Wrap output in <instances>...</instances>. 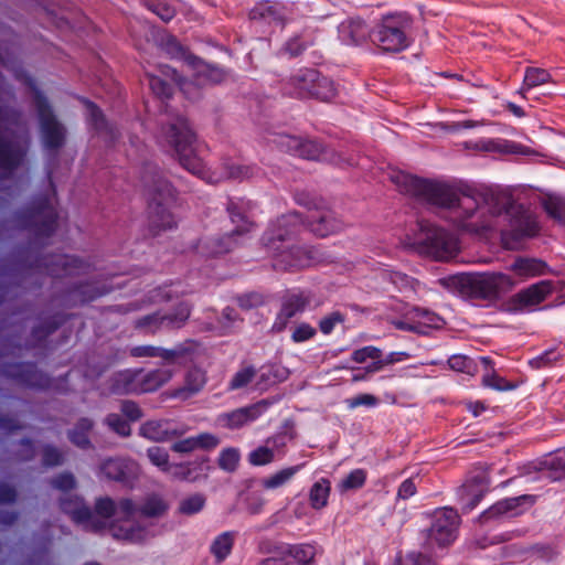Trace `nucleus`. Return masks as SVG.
I'll return each instance as SVG.
<instances>
[{
    "instance_id": "f257e3e1",
    "label": "nucleus",
    "mask_w": 565,
    "mask_h": 565,
    "mask_svg": "<svg viewBox=\"0 0 565 565\" xmlns=\"http://www.w3.org/2000/svg\"><path fill=\"white\" fill-rule=\"evenodd\" d=\"M401 192L433 205L455 209L457 226L480 233L492 226V218L500 213L499 198L491 191L466 189L458 192L447 183L425 180L404 172L392 175Z\"/></svg>"
},
{
    "instance_id": "f03ea898",
    "label": "nucleus",
    "mask_w": 565,
    "mask_h": 565,
    "mask_svg": "<svg viewBox=\"0 0 565 565\" xmlns=\"http://www.w3.org/2000/svg\"><path fill=\"white\" fill-rule=\"evenodd\" d=\"M62 510L70 514L72 520L82 524L85 530L99 531L108 524V520L114 518L122 525H114L111 534L115 539L138 543L146 539L147 531L142 527H135L130 521L138 509L129 499H121L116 503L110 498H99L95 502V509L92 511L86 507L77 495H71L61 500Z\"/></svg>"
},
{
    "instance_id": "7ed1b4c3",
    "label": "nucleus",
    "mask_w": 565,
    "mask_h": 565,
    "mask_svg": "<svg viewBox=\"0 0 565 565\" xmlns=\"http://www.w3.org/2000/svg\"><path fill=\"white\" fill-rule=\"evenodd\" d=\"M303 226L302 218L295 212L281 216L277 226L265 233L263 242L273 253L276 269H299L321 260L313 249L285 245L286 237L299 234Z\"/></svg>"
},
{
    "instance_id": "20e7f679",
    "label": "nucleus",
    "mask_w": 565,
    "mask_h": 565,
    "mask_svg": "<svg viewBox=\"0 0 565 565\" xmlns=\"http://www.w3.org/2000/svg\"><path fill=\"white\" fill-rule=\"evenodd\" d=\"M145 196L148 201L149 228L153 235L177 226L172 213L175 191L168 180L153 166H147L141 175Z\"/></svg>"
},
{
    "instance_id": "39448f33",
    "label": "nucleus",
    "mask_w": 565,
    "mask_h": 565,
    "mask_svg": "<svg viewBox=\"0 0 565 565\" xmlns=\"http://www.w3.org/2000/svg\"><path fill=\"white\" fill-rule=\"evenodd\" d=\"M407 244L436 260H449L460 249L459 241L454 234L428 221L417 223V230L413 237L407 238Z\"/></svg>"
},
{
    "instance_id": "423d86ee",
    "label": "nucleus",
    "mask_w": 565,
    "mask_h": 565,
    "mask_svg": "<svg viewBox=\"0 0 565 565\" xmlns=\"http://www.w3.org/2000/svg\"><path fill=\"white\" fill-rule=\"evenodd\" d=\"M168 142L174 148L180 164L199 178L206 179L207 171L203 159L194 147L195 136L184 118H178L166 131Z\"/></svg>"
},
{
    "instance_id": "0eeeda50",
    "label": "nucleus",
    "mask_w": 565,
    "mask_h": 565,
    "mask_svg": "<svg viewBox=\"0 0 565 565\" xmlns=\"http://www.w3.org/2000/svg\"><path fill=\"white\" fill-rule=\"evenodd\" d=\"M461 292L478 299H497L514 286L512 278L501 273L462 274L455 277Z\"/></svg>"
},
{
    "instance_id": "6e6552de",
    "label": "nucleus",
    "mask_w": 565,
    "mask_h": 565,
    "mask_svg": "<svg viewBox=\"0 0 565 565\" xmlns=\"http://www.w3.org/2000/svg\"><path fill=\"white\" fill-rule=\"evenodd\" d=\"M227 211L232 223L236 225L235 228L223 236L201 242L199 252L203 256L212 257L228 253L237 244L236 236L243 235L253 228L254 223L245 215L243 204L231 201L227 205Z\"/></svg>"
},
{
    "instance_id": "1a4fd4ad",
    "label": "nucleus",
    "mask_w": 565,
    "mask_h": 565,
    "mask_svg": "<svg viewBox=\"0 0 565 565\" xmlns=\"http://www.w3.org/2000/svg\"><path fill=\"white\" fill-rule=\"evenodd\" d=\"M406 21L385 17L371 34L372 42L384 52H401L409 42L405 33Z\"/></svg>"
},
{
    "instance_id": "9d476101",
    "label": "nucleus",
    "mask_w": 565,
    "mask_h": 565,
    "mask_svg": "<svg viewBox=\"0 0 565 565\" xmlns=\"http://www.w3.org/2000/svg\"><path fill=\"white\" fill-rule=\"evenodd\" d=\"M510 230L502 232V241L508 248H515V243L523 237H533L540 226L536 217L521 205H511L507 211Z\"/></svg>"
},
{
    "instance_id": "9b49d317",
    "label": "nucleus",
    "mask_w": 565,
    "mask_h": 565,
    "mask_svg": "<svg viewBox=\"0 0 565 565\" xmlns=\"http://www.w3.org/2000/svg\"><path fill=\"white\" fill-rule=\"evenodd\" d=\"M190 307L185 302H181L171 313H153L145 316L136 321V329L146 334H154L162 329H179L190 317Z\"/></svg>"
},
{
    "instance_id": "f8f14e48",
    "label": "nucleus",
    "mask_w": 565,
    "mask_h": 565,
    "mask_svg": "<svg viewBox=\"0 0 565 565\" xmlns=\"http://www.w3.org/2000/svg\"><path fill=\"white\" fill-rule=\"evenodd\" d=\"M459 515L452 509H444L435 513L434 522L429 530L427 544L439 547L450 545L457 536Z\"/></svg>"
},
{
    "instance_id": "ddd939ff",
    "label": "nucleus",
    "mask_w": 565,
    "mask_h": 565,
    "mask_svg": "<svg viewBox=\"0 0 565 565\" xmlns=\"http://www.w3.org/2000/svg\"><path fill=\"white\" fill-rule=\"evenodd\" d=\"M38 110L41 125L42 139L45 147L56 149L64 141V129L56 121L49 106L41 98L38 99Z\"/></svg>"
},
{
    "instance_id": "4468645a",
    "label": "nucleus",
    "mask_w": 565,
    "mask_h": 565,
    "mask_svg": "<svg viewBox=\"0 0 565 565\" xmlns=\"http://www.w3.org/2000/svg\"><path fill=\"white\" fill-rule=\"evenodd\" d=\"M534 503L535 497L529 494L503 499L484 511L480 519L482 522H487L503 515L515 516L523 512L520 509L522 505L526 504L527 507H532Z\"/></svg>"
},
{
    "instance_id": "2eb2a0df",
    "label": "nucleus",
    "mask_w": 565,
    "mask_h": 565,
    "mask_svg": "<svg viewBox=\"0 0 565 565\" xmlns=\"http://www.w3.org/2000/svg\"><path fill=\"white\" fill-rule=\"evenodd\" d=\"M553 291L552 281L541 280L526 289L515 294L511 299V306L514 310H522L541 303Z\"/></svg>"
},
{
    "instance_id": "dca6fc26",
    "label": "nucleus",
    "mask_w": 565,
    "mask_h": 565,
    "mask_svg": "<svg viewBox=\"0 0 565 565\" xmlns=\"http://www.w3.org/2000/svg\"><path fill=\"white\" fill-rule=\"evenodd\" d=\"M185 73L193 77L195 85L220 83L224 78V72L211 66L196 57H188L184 63Z\"/></svg>"
},
{
    "instance_id": "f3484780",
    "label": "nucleus",
    "mask_w": 565,
    "mask_h": 565,
    "mask_svg": "<svg viewBox=\"0 0 565 565\" xmlns=\"http://www.w3.org/2000/svg\"><path fill=\"white\" fill-rule=\"evenodd\" d=\"M307 221L310 231L320 237L334 234L342 228V222L335 217L332 211L327 209L311 212L307 216Z\"/></svg>"
},
{
    "instance_id": "a211bd4d",
    "label": "nucleus",
    "mask_w": 565,
    "mask_h": 565,
    "mask_svg": "<svg viewBox=\"0 0 565 565\" xmlns=\"http://www.w3.org/2000/svg\"><path fill=\"white\" fill-rule=\"evenodd\" d=\"M26 151V140L14 138L9 141L0 140V168L12 171L23 159Z\"/></svg>"
},
{
    "instance_id": "6ab92c4d",
    "label": "nucleus",
    "mask_w": 565,
    "mask_h": 565,
    "mask_svg": "<svg viewBox=\"0 0 565 565\" xmlns=\"http://www.w3.org/2000/svg\"><path fill=\"white\" fill-rule=\"evenodd\" d=\"M279 145L287 151L309 160H317L322 154V146L313 140H305L294 136H284Z\"/></svg>"
},
{
    "instance_id": "aec40b11",
    "label": "nucleus",
    "mask_w": 565,
    "mask_h": 565,
    "mask_svg": "<svg viewBox=\"0 0 565 565\" xmlns=\"http://www.w3.org/2000/svg\"><path fill=\"white\" fill-rule=\"evenodd\" d=\"M265 407L266 403L260 402L247 407L237 408L231 413L221 415L220 420L227 428H239L246 423L256 419Z\"/></svg>"
},
{
    "instance_id": "412c9836",
    "label": "nucleus",
    "mask_w": 565,
    "mask_h": 565,
    "mask_svg": "<svg viewBox=\"0 0 565 565\" xmlns=\"http://www.w3.org/2000/svg\"><path fill=\"white\" fill-rule=\"evenodd\" d=\"M308 300L301 294H289L286 296L280 312L274 324V329L281 331L287 326L288 321L298 312L303 311Z\"/></svg>"
},
{
    "instance_id": "4be33fe9",
    "label": "nucleus",
    "mask_w": 565,
    "mask_h": 565,
    "mask_svg": "<svg viewBox=\"0 0 565 565\" xmlns=\"http://www.w3.org/2000/svg\"><path fill=\"white\" fill-rule=\"evenodd\" d=\"M339 32L341 40L347 44H361L372 34L361 19H349L340 25Z\"/></svg>"
},
{
    "instance_id": "5701e85b",
    "label": "nucleus",
    "mask_w": 565,
    "mask_h": 565,
    "mask_svg": "<svg viewBox=\"0 0 565 565\" xmlns=\"http://www.w3.org/2000/svg\"><path fill=\"white\" fill-rule=\"evenodd\" d=\"M140 434L154 441H167L179 436L181 433L171 428L169 422L149 420L141 425Z\"/></svg>"
},
{
    "instance_id": "b1692460",
    "label": "nucleus",
    "mask_w": 565,
    "mask_h": 565,
    "mask_svg": "<svg viewBox=\"0 0 565 565\" xmlns=\"http://www.w3.org/2000/svg\"><path fill=\"white\" fill-rule=\"evenodd\" d=\"M207 381L206 372L199 367L190 369L184 376L183 386L175 392V396L188 398L203 390Z\"/></svg>"
},
{
    "instance_id": "393cba45",
    "label": "nucleus",
    "mask_w": 565,
    "mask_h": 565,
    "mask_svg": "<svg viewBox=\"0 0 565 565\" xmlns=\"http://www.w3.org/2000/svg\"><path fill=\"white\" fill-rule=\"evenodd\" d=\"M130 354L136 358H154L160 356L168 362H175L186 354L184 348H178L174 350H163L153 345H138L130 350Z\"/></svg>"
},
{
    "instance_id": "a878e982",
    "label": "nucleus",
    "mask_w": 565,
    "mask_h": 565,
    "mask_svg": "<svg viewBox=\"0 0 565 565\" xmlns=\"http://www.w3.org/2000/svg\"><path fill=\"white\" fill-rule=\"evenodd\" d=\"M488 484L489 479L486 473H482L473 478V483L462 486L460 495L469 509H472L480 501Z\"/></svg>"
},
{
    "instance_id": "bb28decb",
    "label": "nucleus",
    "mask_w": 565,
    "mask_h": 565,
    "mask_svg": "<svg viewBox=\"0 0 565 565\" xmlns=\"http://www.w3.org/2000/svg\"><path fill=\"white\" fill-rule=\"evenodd\" d=\"M173 376L171 370H154L147 374L139 371V394L152 392L169 382Z\"/></svg>"
},
{
    "instance_id": "cd10ccee",
    "label": "nucleus",
    "mask_w": 565,
    "mask_h": 565,
    "mask_svg": "<svg viewBox=\"0 0 565 565\" xmlns=\"http://www.w3.org/2000/svg\"><path fill=\"white\" fill-rule=\"evenodd\" d=\"M510 269L521 278H531L543 275L546 269L545 263L535 258L519 257L511 265Z\"/></svg>"
},
{
    "instance_id": "c85d7f7f",
    "label": "nucleus",
    "mask_w": 565,
    "mask_h": 565,
    "mask_svg": "<svg viewBox=\"0 0 565 565\" xmlns=\"http://www.w3.org/2000/svg\"><path fill=\"white\" fill-rule=\"evenodd\" d=\"M113 391L117 394H139V371L118 373L114 379Z\"/></svg>"
},
{
    "instance_id": "c756f323",
    "label": "nucleus",
    "mask_w": 565,
    "mask_h": 565,
    "mask_svg": "<svg viewBox=\"0 0 565 565\" xmlns=\"http://www.w3.org/2000/svg\"><path fill=\"white\" fill-rule=\"evenodd\" d=\"M135 463L122 459H107L100 465V472L108 479L124 480Z\"/></svg>"
},
{
    "instance_id": "7c9ffc66",
    "label": "nucleus",
    "mask_w": 565,
    "mask_h": 565,
    "mask_svg": "<svg viewBox=\"0 0 565 565\" xmlns=\"http://www.w3.org/2000/svg\"><path fill=\"white\" fill-rule=\"evenodd\" d=\"M316 556V548L312 545H296L290 547L282 557L289 565H310Z\"/></svg>"
},
{
    "instance_id": "2f4dec72",
    "label": "nucleus",
    "mask_w": 565,
    "mask_h": 565,
    "mask_svg": "<svg viewBox=\"0 0 565 565\" xmlns=\"http://www.w3.org/2000/svg\"><path fill=\"white\" fill-rule=\"evenodd\" d=\"M223 168L227 179L238 181L253 179L260 172V169L254 164H243L235 161L224 162Z\"/></svg>"
},
{
    "instance_id": "473e14b6",
    "label": "nucleus",
    "mask_w": 565,
    "mask_h": 565,
    "mask_svg": "<svg viewBox=\"0 0 565 565\" xmlns=\"http://www.w3.org/2000/svg\"><path fill=\"white\" fill-rule=\"evenodd\" d=\"M331 483L328 479H320L311 487L309 491L310 505L316 510H321L328 504Z\"/></svg>"
},
{
    "instance_id": "72a5a7b5",
    "label": "nucleus",
    "mask_w": 565,
    "mask_h": 565,
    "mask_svg": "<svg viewBox=\"0 0 565 565\" xmlns=\"http://www.w3.org/2000/svg\"><path fill=\"white\" fill-rule=\"evenodd\" d=\"M552 82V75L548 71L540 67H527L525 70L523 86L520 90V94L525 97V90Z\"/></svg>"
},
{
    "instance_id": "f704fd0d",
    "label": "nucleus",
    "mask_w": 565,
    "mask_h": 565,
    "mask_svg": "<svg viewBox=\"0 0 565 565\" xmlns=\"http://www.w3.org/2000/svg\"><path fill=\"white\" fill-rule=\"evenodd\" d=\"M320 73L316 70H303L292 77L295 87L302 97H311V88L319 82Z\"/></svg>"
},
{
    "instance_id": "c9c22d12",
    "label": "nucleus",
    "mask_w": 565,
    "mask_h": 565,
    "mask_svg": "<svg viewBox=\"0 0 565 565\" xmlns=\"http://www.w3.org/2000/svg\"><path fill=\"white\" fill-rule=\"evenodd\" d=\"M234 544V537L230 532L220 534L211 544V553L217 563L223 562L231 553Z\"/></svg>"
},
{
    "instance_id": "e433bc0d",
    "label": "nucleus",
    "mask_w": 565,
    "mask_h": 565,
    "mask_svg": "<svg viewBox=\"0 0 565 565\" xmlns=\"http://www.w3.org/2000/svg\"><path fill=\"white\" fill-rule=\"evenodd\" d=\"M301 466L284 468L276 473L265 478L262 484L265 489L271 490L285 486L300 470Z\"/></svg>"
},
{
    "instance_id": "4c0bfd02",
    "label": "nucleus",
    "mask_w": 565,
    "mask_h": 565,
    "mask_svg": "<svg viewBox=\"0 0 565 565\" xmlns=\"http://www.w3.org/2000/svg\"><path fill=\"white\" fill-rule=\"evenodd\" d=\"M139 510L145 516L157 518L167 512L168 503L160 495L151 494L145 499Z\"/></svg>"
},
{
    "instance_id": "58836bf2",
    "label": "nucleus",
    "mask_w": 565,
    "mask_h": 565,
    "mask_svg": "<svg viewBox=\"0 0 565 565\" xmlns=\"http://www.w3.org/2000/svg\"><path fill=\"white\" fill-rule=\"evenodd\" d=\"M82 265V262L76 257L60 255L55 258L54 267L50 269V273L56 277L71 275L75 269H79Z\"/></svg>"
},
{
    "instance_id": "ea45409f",
    "label": "nucleus",
    "mask_w": 565,
    "mask_h": 565,
    "mask_svg": "<svg viewBox=\"0 0 565 565\" xmlns=\"http://www.w3.org/2000/svg\"><path fill=\"white\" fill-rule=\"evenodd\" d=\"M337 86L332 79L320 74L319 82L311 88V97L322 102H329L337 96Z\"/></svg>"
},
{
    "instance_id": "a19ab883",
    "label": "nucleus",
    "mask_w": 565,
    "mask_h": 565,
    "mask_svg": "<svg viewBox=\"0 0 565 565\" xmlns=\"http://www.w3.org/2000/svg\"><path fill=\"white\" fill-rule=\"evenodd\" d=\"M93 427V422L88 418H82L76 424L75 428L70 433L71 441L81 447L86 448L89 446V439L87 434L90 431Z\"/></svg>"
},
{
    "instance_id": "79ce46f5",
    "label": "nucleus",
    "mask_w": 565,
    "mask_h": 565,
    "mask_svg": "<svg viewBox=\"0 0 565 565\" xmlns=\"http://www.w3.org/2000/svg\"><path fill=\"white\" fill-rule=\"evenodd\" d=\"M543 206L546 213L555 220L565 218V199L558 195L548 194L543 199Z\"/></svg>"
},
{
    "instance_id": "37998d69",
    "label": "nucleus",
    "mask_w": 565,
    "mask_h": 565,
    "mask_svg": "<svg viewBox=\"0 0 565 565\" xmlns=\"http://www.w3.org/2000/svg\"><path fill=\"white\" fill-rule=\"evenodd\" d=\"M241 460V454L237 448H224L218 456L217 465L222 470L233 472L237 469Z\"/></svg>"
},
{
    "instance_id": "c03bdc74",
    "label": "nucleus",
    "mask_w": 565,
    "mask_h": 565,
    "mask_svg": "<svg viewBox=\"0 0 565 565\" xmlns=\"http://www.w3.org/2000/svg\"><path fill=\"white\" fill-rule=\"evenodd\" d=\"M206 498L201 493L189 495L180 501L179 512L185 515L199 513L205 505Z\"/></svg>"
},
{
    "instance_id": "a18cd8bd",
    "label": "nucleus",
    "mask_w": 565,
    "mask_h": 565,
    "mask_svg": "<svg viewBox=\"0 0 565 565\" xmlns=\"http://www.w3.org/2000/svg\"><path fill=\"white\" fill-rule=\"evenodd\" d=\"M482 385L495 391H511L516 387L515 384L502 377L495 371L486 372L482 375Z\"/></svg>"
},
{
    "instance_id": "49530a36",
    "label": "nucleus",
    "mask_w": 565,
    "mask_h": 565,
    "mask_svg": "<svg viewBox=\"0 0 565 565\" xmlns=\"http://www.w3.org/2000/svg\"><path fill=\"white\" fill-rule=\"evenodd\" d=\"M256 376V370L253 366H243L232 377L228 383L230 391H236L246 387Z\"/></svg>"
},
{
    "instance_id": "de8ad7c7",
    "label": "nucleus",
    "mask_w": 565,
    "mask_h": 565,
    "mask_svg": "<svg viewBox=\"0 0 565 565\" xmlns=\"http://www.w3.org/2000/svg\"><path fill=\"white\" fill-rule=\"evenodd\" d=\"M448 364L451 370L475 375L478 372L477 364L470 358L462 354H455L449 358Z\"/></svg>"
},
{
    "instance_id": "09e8293b",
    "label": "nucleus",
    "mask_w": 565,
    "mask_h": 565,
    "mask_svg": "<svg viewBox=\"0 0 565 565\" xmlns=\"http://www.w3.org/2000/svg\"><path fill=\"white\" fill-rule=\"evenodd\" d=\"M394 565H436L435 561L422 552H408L399 554Z\"/></svg>"
},
{
    "instance_id": "8fccbe9b",
    "label": "nucleus",
    "mask_w": 565,
    "mask_h": 565,
    "mask_svg": "<svg viewBox=\"0 0 565 565\" xmlns=\"http://www.w3.org/2000/svg\"><path fill=\"white\" fill-rule=\"evenodd\" d=\"M411 310L412 317H414L420 330L425 331V328L438 327L440 318L437 315L422 308H413Z\"/></svg>"
},
{
    "instance_id": "3c124183",
    "label": "nucleus",
    "mask_w": 565,
    "mask_h": 565,
    "mask_svg": "<svg viewBox=\"0 0 565 565\" xmlns=\"http://www.w3.org/2000/svg\"><path fill=\"white\" fill-rule=\"evenodd\" d=\"M275 459L274 449L266 446H259L248 455V462L253 466H265Z\"/></svg>"
},
{
    "instance_id": "603ef678",
    "label": "nucleus",
    "mask_w": 565,
    "mask_h": 565,
    "mask_svg": "<svg viewBox=\"0 0 565 565\" xmlns=\"http://www.w3.org/2000/svg\"><path fill=\"white\" fill-rule=\"evenodd\" d=\"M366 472L363 469L351 471L339 484L341 491L355 490L364 486Z\"/></svg>"
},
{
    "instance_id": "864d4df0",
    "label": "nucleus",
    "mask_w": 565,
    "mask_h": 565,
    "mask_svg": "<svg viewBox=\"0 0 565 565\" xmlns=\"http://www.w3.org/2000/svg\"><path fill=\"white\" fill-rule=\"evenodd\" d=\"M147 456L150 462L157 466L161 471H170L171 465L169 463V455L163 448L157 446L151 447L148 449Z\"/></svg>"
},
{
    "instance_id": "5fc2aeb1",
    "label": "nucleus",
    "mask_w": 565,
    "mask_h": 565,
    "mask_svg": "<svg viewBox=\"0 0 565 565\" xmlns=\"http://www.w3.org/2000/svg\"><path fill=\"white\" fill-rule=\"evenodd\" d=\"M149 86L153 94L160 98H168L172 95V87L170 83L158 75L149 76Z\"/></svg>"
},
{
    "instance_id": "6e6d98bb",
    "label": "nucleus",
    "mask_w": 565,
    "mask_h": 565,
    "mask_svg": "<svg viewBox=\"0 0 565 565\" xmlns=\"http://www.w3.org/2000/svg\"><path fill=\"white\" fill-rule=\"evenodd\" d=\"M107 425L118 435L127 437L131 434L129 424L117 414H109L106 417Z\"/></svg>"
},
{
    "instance_id": "4d7b16f0",
    "label": "nucleus",
    "mask_w": 565,
    "mask_h": 565,
    "mask_svg": "<svg viewBox=\"0 0 565 565\" xmlns=\"http://www.w3.org/2000/svg\"><path fill=\"white\" fill-rule=\"evenodd\" d=\"M380 358H382V351L379 348L372 345L355 350L352 353V360L355 363H364L367 359L379 360Z\"/></svg>"
},
{
    "instance_id": "13d9d810",
    "label": "nucleus",
    "mask_w": 565,
    "mask_h": 565,
    "mask_svg": "<svg viewBox=\"0 0 565 565\" xmlns=\"http://www.w3.org/2000/svg\"><path fill=\"white\" fill-rule=\"evenodd\" d=\"M396 329L403 331H409L415 333H424V330H420L418 323L415 322L414 317H412V310H408L405 315L404 319L392 320L391 322Z\"/></svg>"
},
{
    "instance_id": "bf43d9fd",
    "label": "nucleus",
    "mask_w": 565,
    "mask_h": 565,
    "mask_svg": "<svg viewBox=\"0 0 565 565\" xmlns=\"http://www.w3.org/2000/svg\"><path fill=\"white\" fill-rule=\"evenodd\" d=\"M40 215L43 216L44 221L42 223V226L39 228V232L49 235L54 231L55 224H56V213L53 207L45 206L41 212Z\"/></svg>"
},
{
    "instance_id": "052dcab7",
    "label": "nucleus",
    "mask_w": 565,
    "mask_h": 565,
    "mask_svg": "<svg viewBox=\"0 0 565 565\" xmlns=\"http://www.w3.org/2000/svg\"><path fill=\"white\" fill-rule=\"evenodd\" d=\"M174 479L179 480H195L196 477L192 476V467L189 463H175L171 465L170 471H168Z\"/></svg>"
},
{
    "instance_id": "680f3d73",
    "label": "nucleus",
    "mask_w": 565,
    "mask_h": 565,
    "mask_svg": "<svg viewBox=\"0 0 565 565\" xmlns=\"http://www.w3.org/2000/svg\"><path fill=\"white\" fill-rule=\"evenodd\" d=\"M316 335V329L308 323L297 326L291 334L295 342H303Z\"/></svg>"
},
{
    "instance_id": "e2e57ef3",
    "label": "nucleus",
    "mask_w": 565,
    "mask_h": 565,
    "mask_svg": "<svg viewBox=\"0 0 565 565\" xmlns=\"http://www.w3.org/2000/svg\"><path fill=\"white\" fill-rule=\"evenodd\" d=\"M52 484L54 488L66 492L75 488L76 482L73 475L62 473L52 480Z\"/></svg>"
},
{
    "instance_id": "0e129e2a",
    "label": "nucleus",
    "mask_w": 565,
    "mask_h": 565,
    "mask_svg": "<svg viewBox=\"0 0 565 565\" xmlns=\"http://www.w3.org/2000/svg\"><path fill=\"white\" fill-rule=\"evenodd\" d=\"M195 441L198 448L206 450L214 449L220 444V439L215 435L210 433H203L195 436Z\"/></svg>"
},
{
    "instance_id": "69168bd1",
    "label": "nucleus",
    "mask_w": 565,
    "mask_h": 565,
    "mask_svg": "<svg viewBox=\"0 0 565 565\" xmlns=\"http://www.w3.org/2000/svg\"><path fill=\"white\" fill-rule=\"evenodd\" d=\"M344 320L343 316L340 312H332L330 316L321 319L319 327L322 333L329 334L337 323H340Z\"/></svg>"
},
{
    "instance_id": "338daca9",
    "label": "nucleus",
    "mask_w": 565,
    "mask_h": 565,
    "mask_svg": "<svg viewBox=\"0 0 565 565\" xmlns=\"http://www.w3.org/2000/svg\"><path fill=\"white\" fill-rule=\"evenodd\" d=\"M377 403V398L371 394H361L347 401L350 408H356L359 406H374Z\"/></svg>"
},
{
    "instance_id": "774afa93",
    "label": "nucleus",
    "mask_w": 565,
    "mask_h": 565,
    "mask_svg": "<svg viewBox=\"0 0 565 565\" xmlns=\"http://www.w3.org/2000/svg\"><path fill=\"white\" fill-rule=\"evenodd\" d=\"M151 9L164 22L170 21L175 14V9L166 2L154 3Z\"/></svg>"
}]
</instances>
